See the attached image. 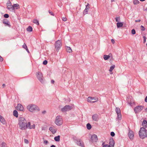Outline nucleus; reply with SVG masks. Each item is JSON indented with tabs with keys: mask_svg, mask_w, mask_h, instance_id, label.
Segmentation results:
<instances>
[{
	"mask_svg": "<svg viewBox=\"0 0 147 147\" xmlns=\"http://www.w3.org/2000/svg\"><path fill=\"white\" fill-rule=\"evenodd\" d=\"M110 57L109 55H104L103 56V58L105 60H107Z\"/></svg>",
	"mask_w": 147,
	"mask_h": 147,
	"instance_id": "nucleus-27",
	"label": "nucleus"
},
{
	"mask_svg": "<svg viewBox=\"0 0 147 147\" xmlns=\"http://www.w3.org/2000/svg\"><path fill=\"white\" fill-rule=\"evenodd\" d=\"M16 109L20 111H23L24 110V108L23 106L20 104H18Z\"/></svg>",
	"mask_w": 147,
	"mask_h": 147,
	"instance_id": "nucleus-14",
	"label": "nucleus"
},
{
	"mask_svg": "<svg viewBox=\"0 0 147 147\" xmlns=\"http://www.w3.org/2000/svg\"><path fill=\"white\" fill-rule=\"evenodd\" d=\"M62 46L61 40H58L55 43V48L57 51H58Z\"/></svg>",
	"mask_w": 147,
	"mask_h": 147,
	"instance_id": "nucleus-5",
	"label": "nucleus"
},
{
	"mask_svg": "<svg viewBox=\"0 0 147 147\" xmlns=\"http://www.w3.org/2000/svg\"><path fill=\"white\" fill-rule=\"evenodd\" d=\"M139 134L140 137L142 139L147 137V130L144 127H141Z\"/></svg>",
	"mask_w": 147,
	"mask_h": 147,
	"instance_id": "nucleus-3",
	"label": "nucleus"
},
{
	"mask_svg": "<svg viewBox=\"0 0 147 147\" xmlns=\"http://www.w3.org/2000/svg\"><path fill=\"white\" fill-rule=\"evenodd\" d=\"M51 147H55V146L54 145H52L51 146Z\"/></svg>",
	"mask_w": 147,
	"mask_h": 147,
	"instance_id": "nucleus-57",
	"label": "nucleus"
},
{
	"mask_svg": "<svg viewBox=\"0 0 147 147\" xmlns=\"http://www.w3.org/2000/svg\"><path fill=\"white\" fill-rule=\"evenodd\" d=\"M46 113V111L45 110L43 111L42 112V113L43 114H45Z\"/></svg>",
	"mask_w": 147,
	"mask_h": 147,
	"instance_id": "nucleus-50",
	"label": "nucleus"
},
{
	"mask_svg": "<svg viewBox=\"0 0 147 147\" xmlns=\"http://www.w3.org/2000/svg\"><path fill=\"white\" fill-rule=\"evenodd\" d=\"M104 142L102 144V145H103V144H104Z\"/></svg>",
	"mask_w": 147,
	"mask_h": 147,
	"instance_id": "nucleus-64",
	"label": "nucleus"
},
{
	"mask_svg": "<svg viewBox=\"0 0 147 147\" xmlns=\"http://www.w3.org/2000/svg\"><path fill=\"white\" fill-rule=\"evenodd\" d=\"M24 142L26 144H28L29 142L28 140H27L25 139H24Z\"/></svg>",
	"mask_w": 147,
	"mask_h": 147,
	"instance_id": "nucleus-42",
	"label": "nucleus"
},
{
	"mask_svg": "<svg viewBox=\"0 0 147 147\" xmlns=\"http://www.w3.org/2000/svg\"><path fill=\"white\" fill-rule=\"evenodd\" d=\"M23 47L25 49H26V48H27V46L26 45V44H24L23 46Z\"/></svg>",
	"mask_w": 147,
	"mask_h": 147,
	"instance_id": "nucleus-45",
	"label": "nucleus"
},
{
	"mask_svg": "<svg viewBox=\"0 0 147 147\" xmlns=\"http://www.w3.org/2000/svg\"><path fill=\"white\" fill-rule=\"evenodd\" d=\"M128 135L130 139L132 140L133 139L134 135V132L132 131L129 130V132L128 134Z\"/></svg>",
	"mask_w": 147,
	"mask_h": 147,
	"instance_id": "nucleus-15",
	"label": "nucleus"
},
{
	"mask_svg": "<svg viewBox=\"0 0 147 147\" xmlns=\"http://www.w3.org/2000/svg\"><path fill=\"white\" fill-rule=\"evenodd\" d=\"M0 121L3 124H4L5 123V120L4 118L3 117L0 120Z\"/></svg>",
	"mask_w": 147,
	"mask_h": 147,
	"instance_id": "nucleus-34",
	"label": "nucleus"
},
{
	"mask_svg": "<svg viewBox=\"0 0 147 147\" xmlns=\"http://www.w3.org/2000/svg\"><path fill=\"white\" fill-rule=\"evenodd\" d=\"M141 28V30L142 31H144L145 30V28L142 25H141L140 26Z\"/></svg>",
	"mask_w": 147,
	"mask_h": 147,
	"instance_id": "nucleus-37",
	"label": "nucleus"
},
{
	"mask_svg": "<svg viewBox=\"0 0 147 147\" xmlns=\"http://www.w3.org/2000/svg\"><path fill=\"white\" fill-rule=\"evenodd\" d=\"M77 144L80 146L82 147H84V144L83 142L80 139H78L76 140Z\"/></svg>",
	"mask_w": 147,
	"mask_h": 147,
	"instance_id": "nucleus-13",
	"label": "nucleus"
},
{
	"mask_svg": "<svg viewBox=\"0 0 147 147\" xmlns=\"http://www.w3.org/2000/svg\"><path fill=\"white\" fill-rule=\"evenodd\" d=\"M117 28H119L122 27L123 24L121 22H118L117 24Z\"/></svg>",
	"mask_w": 147,
	"mask_h": 147,
	"instance_id": "nucleus-24",
	"label": "nucleus"
},
{
	"mask_svg": "<svg viewBox=\"0 0 147 147\" xmlns=\"http://www.w3.org/2000/svg\"><path fill=\"white\" fill-rule=\"evenodd\" d=\"M2 118H3V117L0 115V120Z\"/></svg>",
	"mask_w": 147,
	"mask_h": 147,
	"instance_id": "nucleus-58",
	"label": "nucleus"
},
{
	"mask_svg": "<svg viewBox=\"0 0 147 147\" xmlns=\"http://www.w3.org/2000/svg\"><path fill=\"white\" fill-rule=\"evenodd\" d=\"M18 125L20 128L21 130H25L27 129V122L24 118L19 117Z\"/></svg>",
	"mask_w": 147,
	"mask_h": 147,
	"instance_id": "nucleus-1",
	"label": "nucleus"
},
{
	"mask_svg": "<svg viewBox=\"0 0 147 147\" xmlns=\"http://www.w3.org/2000/svg\"><path fill=\"white\" fill-rule=\"evenodd\" d=\"M44 143L45 144H47L48 143V142L47 140H45L44 141Z\"/></svg>",
	"mask_w": 147,
	"mask_h": 147,
	"instance_id": "nucleus-46",
	"label": "nucleus"
},
{
	"mask_svg": "<svg viewBox=\"0 0 147 147\" xmlns=\"http://www.w3.org/2000/svg\"><path fill=\"white\" fill-rule=\"evenodd\" d=\"M19 5L17 3L14 4L13 5V10L15 9V8L16 7V9H18V8H17L18 7H19Z\"/></svg>",
	"mask_w": 147,
	"mask_h": 147,
	"instance_id": "nucleus-28",
	"label": "nucleus"
},
{
	"mask_svg": "<svg viewBox=\"0 0 147 147\" xmlns=\"http://www.w3.org/2000/svg\"><path fill=\"white\" fill-rule=\"evenodd\" d=\"M115 134L114 132H113V131L111 132V135L112 136V137L114 136H115Z\"/></svg>",
	"mask_w": 147,
	"mask_h": 147,
	"instance_id": "nucleus-41",
	"label": "nucleus"
},
{
	"mask_svg": "<svg viewBox=\"0 0 147 147\" xmlns=\"http://www.w3.org/2000/svg\"><path fill=\"white\" fill-rule=\"evenodd\" d=\"M6 145V144L4 142H2L1 144V147H5Z\"/></svg>",
	"mask_w": 147,
	"mask_h": 147,
	"instance_id": "nucleus-35",
	"label": "nucleus"
},
{
	"mask_svg": "<svg viewBox=\"0 0 147 147\" xmlns=\"http://www.w3.org/2000/svg\"><path fill=\"white\" fill-rule=\"evenodd\" d=\"M54 81L53 80H52L51 81V83H52V84H53L54 83Z\"/></svg>",
	"mask_w": 147,
	"mask_h": 147,
	"instance_id": "nucleus-54",
	"label": "nucleus"
},
{
	"mask_svg": "<svg viewBox=\"0 0 147 147\" xmlns=\"http://www.w3.org/2000/svg\"><path fill=\"white\" fill-rule=\"evenodd\" d=\"M27 108L28 110L31 112H34L40 111V109L38 106L32 104L28 105Z\"/></svg>",
	"mask_w": 147,
	"mask_h": 147,
	"instance_id": "nucleus-2",
	"label": "nucleus"
},
{
	"mask_svg": "<svg viewBox=\"0 0 147 147\" xmlns=\"http://www.w3.org/2000/svg\"><path fill=\"white\" fill-rule=\"evenodd\" d=\"M115 19L116 22H119L120 19L119 17L116 18Z\"/></svg>",
	"mask_w": 147,
	"mask_h": 147,
	"instance_id": "nucleus-36",
	"label": "nucleus"
},
{
	"mask_svg": "<svg viewBox=\"0 0 147 147\" xmlns=\"http://www.w3.org/2000/svg\"><path fill=\"white\" fill-rule=\"evenodd\" d=\"M37 77L38 80L41 83H43L44 82L42 74L41 72L38 71L37 73Z\"/></svg>",
	"mask_w": 147,
	"mask_h": 147,
	"instance_id": "nucleus-6",
	"label": "nucleus"
},
{
	"mask_svg": "<svg viewBox=\"0 0 147 147\" xmlns=\"http://www.w3.org/2000/svg\"><path fill=\"white\" fill-rule=\"evenodd\" d=\"M72 108V107L69 105H65L64 107L62 108L61 110L62 111L64 112L69 111L71 110Z\"/></svg>",
	"mask_w": 147,
	"mask_h": 147,
	"instance_id": "nucleus-8",
	"label": "nucleus"
},
{
	"mask_svg": "<svg viewBox=\"0 0 147 147\" xmlns=\"http://www.w3.org/2000/svg\"><path fill=\"white\" fill-rule=\"evenodd\" d=\"M109 144H110L109 145H110V146H111V147H114L115 144V142L113 138H110Z\"/></svg>",
	"mask_w": 147,
	"mask_h": 147,
	"instance_id": "nucleus-17",
	"label": "nucleus"
},
{
	"mask_svg": "<svg viewBox=\"0 0 147 147\" xmlns=\"http://www.w3.org/2000/svg\"><path fill=\"white\" fill-rule=\"evenodd\" d=\"M33 23L35 24H36L37 25H38L39 24L38 21L36 19L34 20L33 21Z\"/></svg>",
	"mask_w": 147,
	"mask_h": 147,
	"instance_id": "nucleus-31",
	"label": "nucleus"
},
{
	"mask_svg": "<svg viewBox=\"0 0 147 147\" xmlns=\"http://www.w3.org/2000/svg\"><path fill=\"white\" fill-rule=\"evenodd\" d=\"M143 38H144L143 42H144V43H145L146 42V38L145 36H144Z\"/></svg>",
	"mask_w": 147,
	"mask_h": 147,
	"instance_id": "nucleus-43",
	"label": "nucleus"
},
{
	"mask_svg": "<svg viewBox=\"0 0 147 147\" xmlns=\"http://www.w3.org/2000/svg\"><path fill=\"white\" fill-rule=\"evenodd\" d=\"M47 61L46 60H45L43 61V64L44 65H46L47 63Z\"/></svg>",
	"mask_w": 147,
	"mask_h": 147,
	"instance_id": "nucleus-40",
	"label": "nucleus"
},
{
	"mask_svg": "<svg viewBox=\"0 0 147 147\" xmlns=\"http://www.w3.org/2000/svg\"><path fill=\"white\" fill-rule=\"evenodd\" d=\"M114 1V0H111V2H113Z\"/></svg>",
	"mask_w": 147,
	"mask_h": 147,
	"instance_id": "nucleus-62",
	"label": "nucleus"
},
{
	"mask_svg": "<svg viewBox=\"0 0 147 147\" xmlns=\"http://www.w3.org/2000/svg\"><path fill=\"white\" fill-rule=\"evenodd\" d=\"M115 67V65H113L111 66L109 69V71L110 72L112 71L113 69Z\"/></svg>",
	"mask_w": 147,
	"mask_h": 147,
	"instance_id": "nucleus-32",
	"label": "nucleus"
},
{
	"mask_svg": "<svg viewBox=\"0 0 147 147\" xmlns=\"http://www.w3.org/2000/svg\"><path fill=\"white\" fill-rule=\"evenodd\" d=\"M7 9L10 11L13 10V7L9 1H8L7 3Z\"/></svg>",
	"mask_w": 147,
	"mask_h": 147,
	"instance_id": "nucleus-10",
	"label": "nucleus"
},
{
	"mask_svg": "<svg viewBox=\"0 0 147 147\" xmlns=\"http://www.w3.org/2000/svg\"><path fill=\"white\" fill-rule=\"evenodd\" d=\"M86 127H87V129L88 130L92 128V126H91V125L89 123H88L87 124Z\"/></svg>",
	"mask_w": 147,
	"mask_h": 147,
	"instance_id": "nucleus-30",
	"label": "nucleus"
},
{
	"mask_svg": "<svg viewBox=\"0 0 147 147\" xmlns=\"http://www.w3.org/2000/svg\"><path fill=\"white\" fill-rule=\"evenodd\" d=\"M3 61V58L1 56H0V61L1 62H2Z\"/></svg>",
	"mask_w": 147,
	"mask_h": 147,
	"instance_id": "nucleus-47",
	"label": "nucleus"
},
{
	"mask_svg": "<svg viewBox=\"0 0 147 147\" xmlns=\"http://www.w3.org/2000/svg\"><path fill=\"white\" fill-rule=\"evenodd\" d=\"M97 100V98H95L94 97H88L87 101L88 102L91 103H93L96 101Z\"/></svg>",
	"mask_w": 147,
	"mask_h": 147,
	"instance_id": "nucleus-11",
	"label": "nucleus"
},
{
	"mask_svg": "<svg viewBox=\"0 0 147 147\" xmlns=\"http://www.w3.org/2000/svg\"><path fill=\"white\" fill-rule=\"evenodd\" d=\"M49 12L51 15L53 16H54V15L53 14V13L52 12L50 11V10L49 11Z\"/></svg>",
	"mask_w": 147,
	"mask_h": 147,
	"instance_id": "nucleus-48",
	"label": "nucleus"
},
{
	"mask_svg": "<svg viewBox=\"0 0 147 147\" xmlns=\"http://www.w3.org/2000/svg\"><path fill=\"white\" fill-rule=\"evenodd\" d=\"M49 130L53 134H55L57 131V129L54 127H51L49 128Z\"/></svg>",
	"mask_w": 147,
	"mask_h": 147,
	"instance_id": "nucleus-20",
	"label": "nucleus"
},
{
	"mask_svg": "<svg viewBox=\"0 0 147 147\" xmlns=\"http://www.w3.org/2000/svg\"><path fill=\"white\" fill-rule=\"evenodd\" d=\"M115 110L117 115L118 119L119 120H121V115L120 109L118 107H116Z\"/></svg>",
	"mask_w": 147,
	"mask_h": 147,
	"instance_id": "nucleus-9",
	"label": "nucleus"
},
{
	"mask_svg": "<svg viewBox=\"0 0 147 147\" xmlns=\"http://www.w3.org/2000/svg\"><path fill=\"white\" fill-rule=\"evenodd\" d=\"M144 107L143 106H138L134 109V111L136 113H138L142 110Z\"/></svg>",
	"mask_w": 147,
	"mask_h": 147,
	"instance_id": "nucleus-7",
	"label": "nucleus"
},
{
	"mask_svg": "<svg viewBox=\"0 0 147 147\" xmlns=\"http://www.w3.org/2000/svg\"><path fill=\"white\" fill-rule=\"evenodd\" d=\"M26 51H27L28 53H29V50H28V49H27V48H26Z\"/></svg>",
	"mask_w": 147,
	"mask_h": 147,
	"instance_id": "nucleus-55",
	"label": "nucleus"
},
{
	"mask_svg": "<svg viewBox=\"0 0 147 147\" xmlns=\"http://www.w3.org/2000/svg\"><path fill=\"white\" fill-rule=\"evenodd\" d=\"M89 5V4L88 3L87 5L86 6H87L88 7V8H90Z\"/></svg>",
	"mask_w": 147,
	"mask_h": 147,
	"instance_id": "nucleus-56",
	"label": "nucleus"
},
{
	"mask_svg": "<svg viewBox=\"0 0 147 147\" xmlns=\"http://www.w3.org/2000/svg\"><path fill=\"white\" fill-rule=\"evenodd\" d=\"M145 101L146 102H147V96L146 97V98L145 99Z\"/></svg>",
	"mask_w": 147,
	"mask_h": 147,
	"instance_id": "nucleus-53",
	"label": "nucleus"
},
{
	"mask_svg": "<svg viewBox=\"0 0 147 147\" xmlns=\"http://www.w3.org/2000/svg\"><path fill=\"white\" fill-rule=\"evenodd\" d=\"M27 129L28 128L30 129H34L35 127V125L34 124H33L31 125L30 122H28V123H27Z\"/></svg>",
	"mask_w": 147,
	"mask_h": 147,
	"instance_id": "nucleus-16",
	"label": "nucleus"
},
{
	"mask_svg": "<svg viewBox=\"0 0 147 147\" xmlns=\"http://www.w3.org/2000/svg\"><path fill=\"white\" fill-rule=\"evenodd\" d=\"M3 23L5 24V26H7L10 27H11V25H10V24L9 23V22L7 20H4L3 21Z\"/></svg>",
	"mask_w": 147,
	"mask_h": 147,
	"instance_id": "nucleus-19",
	"label": "nucleus"
},
{
	"mask_svg": "<svg viewBox=\"0 0 147 147\" xmlns=\"http://www.w3.org/2000/svg\"><path fill=\"white\" fill-rule=\"evenodd\" d=\"M55 123L58 126H60L63 123V120L61 117L60 116H57L55 120Z\"/></svg>",
	"mask_w": 147,
	"mask_h": 147,
	"instance_id": "nucleus-4",
	"label": "nucleus"
},
{
	"mask_svg": "<svg viewBox=\"0 0 147 147\" xmlns=\"http://www.w3.org/2000/svg\"><path fill=\"white\" fill-rule=\"evenodd\" d=\"M62 20L64 21H65L67 20V18H63Z\"/></svg>",
	"mask_w": 147,
	"mask_h": 147,
	"instance_id": "nucleus-49",
	"label": "nucleus"
},
{
	"mask_svg": "<svg viewBox=\"0 0 147 147\" xmlns=\"http://www.w3.org/2000/svg\"><path fill=\"white\" fill-rule=\"evenodd\" d=\"M131 32L132 34H136V31L134 29H133L132 30Z\"/></svg>",
	"mask_w": 147,
	"mask_h": 147,
	"instance_id": "nucleus-38",
	"label": "nucleus"
},
{
	"mask_svg": "<svg viewBox=\"0 0 147 147\" xmlns=\"http://www.w3.org/2000/svg\"><path fill=\"white\" fill-rule=\"evenodd\" d=\"M141 21V20H135L136 22H140Z\"/></svg>",
	"mask_w": 147,
	"mask_h": 147,
	"instance_id": "nucleus-52",
	"label": "nucleus"
},
{
	"mask_svg": "<svg viewBox=\"0 0 147 147\" xmlns=\"http://www.w3.org/2000/svg\"><path fill=\"white\" fill-rule=\"evenodd\" d=\"M13 115L16 117H18V113L17 111L16 110H14L13 111Z\"/></svg>",
	"mask_w": 147,
	"mask_h": 147,
	"instance_id": "nucleus-25",
	"label": "nucleus"
},
{
	"mask_svg": "<svg viewBox=\"0 0 147 147\" xmlns=\"http://www.w3.org/2000/svg\"><path fill=\"white\" fill-rule=\"evenodd\" d=\"M98 140V138L96 135L94 134L91 136L90 141L92 142H96Z\"/></svg>",
	"mask_w": 147,
	"mask_h": 147,
	"instance_id": "nucleus-12",
	"label": "nucleus"
},
{
	"mask_svg": "<svg viewBox=\"0 0 147 147\" xmlns=\"http://www.w3.org/2000/svg\"><path fill=\"white\" fill-rule=\"evenodd\" d=\"M103 147H111L110 145L108 144L105 145L103 146Z\"/></svg>",
	"mask_w": 147,
	"mask_h": 147,
	"instance_id": "nucleus-44",
	"label": "nucleus"
},
{
	"mask_svg": "<svg viewBox=\"0 0 147 147\" xmlns=\"http://www.w3.org/2000/svg\"><path fill=\"white\" fill-rule=\"evenodd\" d=\"M142 125L143 127H147V120H144L142 122Z\"/></svg>",
	"mask_w": 147,
	"mask_h": 147,
	"instance_id": "nucleus-22",
	"label": "nucleus"
},
{
	"mask_svg": "<svg viewBox=\"0 0 147 147\" xmlns=\"http://www.w3.org/2000/svg\"><path fill=\"white\" fill-rule=\"evenodd\" d=\"M66 50L69 53H71L72 52V50L71 48L68 47H67L66 48Z\"/></svg>",
	"mask_w": 147,
	"mask_h": 147,
	"instance_id": "nucleus-26",
	"label": "nucleus"
},
{
	"mask_svg": "<svg viewBox=\"0 0 147 147\" xmlns=\"http://www.w3.org/2000/svg\"><path fill=\"white\" fill-rule=\"evenodd\" d=\"M111 41L112 42L113 44H114L115 43V41H114V40L113 39H112L111 40Z\"/></svg>",
	"mask_w": 147,
	"mask_h": 147,
	"instance_id": "nucleus-51",
	"label": "nucleus"
},
{
	"mask_svg": "<svg viewBox=\"0 0 147 147\" xmlns=\"http://www.w3.org/2000/svg\"><path fill=\"white\" fill-rule=\"evenodd\" d=\"M145 111L147 112V108H146L145 109Z\"/></svg>",
	"mask_w": 147,
	"mask_h": 147,
	"instance_id": "nucleus-60",
	"label": "nucleus"
},
{
	"mask_svg": "<svg viewBox=\"0 0 147 147\" xmlns=\"http://www.w3.org/2000/svg\"><path fill=\"white\" fill-rule=\"evenodd\" d=\"M90 8H88L87 6H86V8L84 10L83 12V14L84 15L87 14L88 13V10Z\"/></svg>",
	"mask_w": 147,
	"mask_h": 147,
	"instance_id": "nucleus-21",
	"label": "nucleus"
},
{
	"mask_svg": "<svg viewBox=\"0 0 147 147\" xmlns=\"http://www.w3.org/2000/svg\"><path fill=\"white\" fill-rule=\"evenodd\" d=\"M27 31H28V32H32V28L31 26H29L27 28Z\"/></svg>",
	"mask_w": 147,
	"mask_h": 147,
	"instance_id": "nucleus-29",
	"label": "nucleus"
},
{
	"mask_svg": "<svg viewBox=\"0 0 147 147\" xmlns=\"http://www.w3.org/2000/svg\"><path fill=\"white\" fill-rule=\"evenodd\" d=\"M141 1H145V0H140Z\"/></svg>",
	"mask_w": 147,
	"mask_h": 147,
	"instance_id": "nucleus-61",
	"label": "nucleus"
},
{
	"mask_svg": "<svg viewBox=\"0 0 147 147\" xmlns=\"http://www.w3.org/2000/svg\"><path fill=\"white\" fill-rule=\"evenodd\" d=\"M2 86H3V87H5V84H3V85H2Z\"/></svg>",
	"mask_w": 147,
	"mask_h": 147,
	"instance_id": "nucleus-59",
	"label": "nucleus"
},
{
	"mask_svg": "<svg viewBox=\"0 0 147 147\" xmlns=\"http://www.w3.org/2000/svg\"><path fill=\"white\" fill-rule=\"evenodd\" d=\"M4 17L6 18H7L9 17V15L7 14H5L4 15Z\"/></svg>",
	"mask_w": 147,
	"mask_h": 147,
	"instance_id": "nucleus-39",
	"label": "nucleus"
},
{
	"mask_svg": "<svg viewBox=\"0 0 147 147\" xmlns=\"http://www.w3.org/2000/svg\"><path fill=\"white\" fill-rule=\"evenodd\" d=\"M139 3V1L138 0H134L133 1V3L134 5H137Z\"/></svg>",
	"mask_w": 147,
	"mask_h": 147,
	"instance_id": "nucleus-33",
	"label": "nucleus"
},
{
	"mask_svg": "<svg viewBox=\"0 0 147 147\" xmlns=\"http://www.w3.org/2000/svg\"><path fill=\"white\" fill-rule=\"evenodd\" d=\"M60 136L59 135L57 136H55V137L54 139L55 140L56 142H59L60 140Z\"/></svg>",
	"mask_w": 147,
	"mask_h": 147,
	"instance_id": "nucleus-23",
	"label": "nucleus"
},
{
	"mask_svg": "<svg viewBox=\"0 0 147 147\" xmlns=\"http://www.w3.org/2000/svg\"><path fill=\"white\" fill-rule=\"evenodd\" d=\"M98 115L96 114H95L94 115H93L92 117V119L94 121H98Z\"/></svg>",
	"mask_w": 147,
	"mask_h": 147,
	"instance_id": "nucleus-18",
	"label": "nucleus"
},
{
	"mask_svg": "<svg viewBox=\"0 0 147 147\" xmlns=\"http://www.w3.org/2000/svg\"><path fill=\"white\" fill-rule=\"evenodd\" d=\"M44 129H43V128H42V130H43Z\"/></svg>",
	"mask_w": 147,
	"mask_h": 147,
	"instance_id": "nucleus-63",
	"label": "nucleus"
}]
</instances>
